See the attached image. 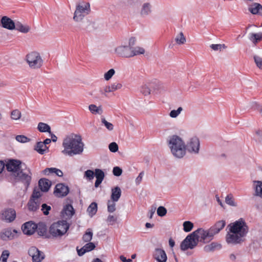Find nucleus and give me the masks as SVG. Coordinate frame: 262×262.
Instances as JSON below:
<instances>
[{
  "label": "nucleus",
  "instance_id": "39448f33",
  "mask_svg": "<svg viewBox=\"0 0 262 262\" xmlns=\"http://www.w3.org/2000/svg\"><path fill=\"white\" fill-rule=\"evenodd\" d=\"M69 228V225L66 221H58L51 225L50 233L54 237H60L64 235Z\"/></svg>",
  "mask_w": 262,
  "mask_h": 262
},
{
  "label": "nucleus",
  "instance_id": "3c124183",
  "mask_svg": "<svg viewBox=\"0 0 262 262\" xmlns=\"http://www.w3.org/2000/svg\"><path fill=\"white\" fill-rule=\"evenodd\" d=\"M83 247L84 248L86 252H88L94 250L96 246L93 243L89 242L88 243L86 244Z\"/></svg>",
  "mask_w": 262,
  "mask_h": 262
},
{
  "label": "nucleus",
  "instance_id": "8fccbe9b",
  "mask_svg": "<svg viewBox=\"0 0 262 262\" xmlns=\"http://www.w3.org/2000/svg\"><path fill=\"white\" fill-rule=\"evenodd\" d=\"M141 93L144 96L148 95L150 94L149 88L146 84L143 85L140 90Z\"/></svg>",
  "mask_w": 262,
  "mask_h": 262
},
{
  "label": "nucleus",
  "instance_id": "6e6552de",
  "mask_svg": "<svg viewBox=\"0 0 262 262\" xmlns=\"http://www.w3.org/2000/svg\"><path fill=\"white\" fill-rule=\"evenodd\" d=\"M195 232H192L188 235L181 244V249L185 251L188 249H192L198 244V238L195 236Z\"/></svg>",
  "mask_w": 262,
  "mask_h": 262
},
{
  "label": "nucleus",
  "instance_id": "e433bc0d",
  "mask_svg": "<svg viewBox=\"0 0 262 262\" xmlns=\"http://www.w3.org/2000/svg\"><path fill=\"white\" fill-rule=\"evenodd\" d=\"M93 232L91 229H87L85 233L84 234L82 237V239L84 242H90L93 237Z\"/></svg>",
  "mask_w": 262,
  "mask_h": 262
},
{
  "label": "nucleus",
  "instance_id": "680f3d73",
  "mask_svg": "<svg viewBox=\"0 0 262 262\" xmlns=\"http://www.w3.org/2000/svg\"><path fill=\"white\" fill-rule=\"evenodd\" d=\"M51 209V207L46 204H43L41 206V210L45 215L49 214V211Z\"/></svg>",
  "mask_w": 262,
  "mask_h": 262
},
{
  "label": "nucleus",
  "instance_id": "e2e57ef3",
  "mask_svg": "<svg viewBox=\"0 0 262 262\" xmlns=\"http://www.w3.org/2000/svg\"><path fill=\"white\" fill-rule=\"evenodd\" d=\"M40 196V192L39 190L34 189L32 195V198L31 199L38 200V199Z\"/></svg>",
  "mask_w": 262,
  "mask_h": 262
},
{
  "label": "nucleus",
  "instance_id": "13d9d810",
  "mask_svg": "<svg viewBox=\"0 0 262 262\" xmlns=\"http://www.w3.org/2000/svg\"><path fill=\"white\" fill-rule=\"evenodd\" d=\"M108 148L112 152H115L118 150V146L116 142H112L109 144Z\"/></svg>",
  "mask_w": 262,
  "mask_h": 262
},
{
  "label": "nucleus",
  "instance_id": "c85d7f7f",
  "mask_svg": "<svg viewBox=\"0 0 262 262\" xmlns=\"http://www.w3.org/2000/svg\"><path fill=\"white\" fill-rule=\"evenodd\" d=\"M38 130L41 133H49L51 134V127L47 123L43 122H39L37 125Z\"/></svg>",
  "mask_w": 262,
  "mask_h": 262
},
{
  "label": "nucleus",
  "instance_id": "774afa93",
  "mask_svg": "<svg viewBox=\"0 0 262 262\" xmlns=\"http://www.w3.org/2000/svg\"><path fill=\"white\" fill-rule=\"evenodd\" d=\"M255 134L257 136V139L259 141H262V130L258 129L256 130Z\"/></svg>",
  "mask_w": 262,
  "mask_h": 262
},
{
  "label": "nucleus",
  "instance_id": "2eb2a0df",
  "mask_svg": "<svg viewBox=\"0 0 262 262\" xmlns=\"http://www.w3.org/2000/svg\"><path fill=\"white\" fill-rule=\"evenodd\" d=\"M36 228V224L35 223L32 221H29L23 225L21 229L25 234L30 235L35 232Z\"/></svg>",
  "mask_w": 262,
  "mask_h": 262
},
{
  "label": "nucleus",
  "instance_id": "6ab92c4d",
  "mask_svg": "<svg viewBox=\"0 0 262 262\" xmlns=\"http://www.w3.org/2000/svg\"><path fill=\"white\" fill-rule=\"evenodd\" d=\"M253 183L254 195L262 199V181H253Z\"/></svg>",
  "mask_w": 262,
  "mask_h": 262
},
{
  "label": "nucleus",
  "instance_id": "9b49d317",
  "mask_svg": "<svg viewBox=\"0 0 262 262\" xmlns=\"http://www.w3.org/2000/svg\"><path fill=\"white\" fill-rule=\"evenodd\" d=\"M186 150L192 154H197L200 150V143L198 138L193 137L186 144Z\"/></svg>",
  "mask_w": 262,
  "mask_h": 262
},
{
  "label": "nucleus",
  "instance_id": "2f4dec72",
  "mask_svg": "<svg viewBox=\"0 0 262 262\" xmlns=\"http://www.w3.org/2000/svg\"><path fill=\"white\" fill-rule=\"evenodd\" d=\"M151 12V5L149 3H144L141 10V14L142 16H147Z\"/></svg>",
  "mask_w": 262,
  "mask_h": 262
},
{
  "label": "nucleus",
  "instance_id": "1a4fd4ad",
  "mask_svg": "<svg viewBox=\"0 0 262 262\" xmlns=\"http://www.w3.org/2000/svg\"><path fill=\"white\" fill-rule=\"evenodd\" d=\"M31 175L30 169L26 167L21 168L14 177L16 180L21 181L28 187L31 182Z\"/></svg>",
  "mask_w": 262,
  "mask_h": 262
},
{
  "label": "nucleus",
  "instance_id": "c756f323",
  "mask_svg": "<svg viewBox=\"0 0 262 262\" xmlns=\"http://www.w3.org/2000/svg\"><path fill=\"white\" fill-rule=\"evenodd\" d=\"M40 203L38 200L30 199L28 202V208L31 211H36L39 208Z\"/></svg>",
  "mask_w": 262,
  "mask_h": 262
},
{
  "label": "nucleus",
  "instance_id": "b1692460",
  "mask_svg": "<svg viewBox=\"0 0 262 262\" xmlns=\"http://www.w3.org/2000/svg\"><path fill=\"white\" fill-rule=\"evenodd\" d=\"M121 195V190L119 187L116 186L112 189L111 198L113 202H117Z\"/></svg>",
  "mask_w": 262,
  "mask_h": 262
},
{
  "label": "nucleus",
  "instance_id": "a878e982",
  "mask_svg": "<svg viewBox=\"0 0 262 262\" xmlns=\"http://www.w3.org/2000/svg\"><path fill=\"white\" fill-rule=\"evenodd\" d=\"M42 173L45 175L55 173L58 177H62L63 176L62 171L56 168H46L42 171Z\"/></svg>",
  "mask_w": 262,
  "mask_h": 262
},
{
  "label": "nucleus",
  "instance_id": "473e14b6",
  "mask_svg": "<svg viewBox=\"0 0 262 262\" xmlns=\"http://www.w3.org/2000/svg\"><path fill=\"white\" fill-rule=\"evenodd\" d=\"M249 39L254 43L262 39V33H250L249 34Z\"/></svg>",
  "mask_w": 262,
  "mask_h": 262
},
{
  "label": "nucleus",
  "instance_id": "423d86ee",
  "mask_svg": "<svg viewBox=\"0 0 262 262\" xmlns=\"http://www.w3.org/2000/svg\"><path fill=\"white\" fill-rule=\"evenodd\" d=\"M26 60L29 67L32 69L40 68L43 64V60L39 53L32 52L28 54Z\"/></svg>",
  "mask_w": 262,
  "mask_h": 262
},
{
  "label": "nucleus",
  "instance_id": "7ed1b4c3",
  "mask_svg": "<svg viewBox=\"0 0 262 262\" xmlns=\"http://www.w3.org/2000/svg\"><path fill=\"white\" fill-rule=\"evenodd\" d=\"M225 225L226 222L224 220H221L207 230L199 228L193 232H195V236L198 238V242L207 243L212 240L214 236L219 233Z\"/></svg>",
  "mask_w": 262,
  "mask_h": 262
},
{
  "label": "nucleus",
  "instance_id": "c9c22d12",
  "mask_svg": "<svg viewBox=\"0 0 262 262\" xmlns=\"http://www.w3.org/2000/svg\"><path fill=\"white\" fill-rule=\"evenodd\" d=\"M90 111L94 114H101L102 113V110L101 106L97 107L95 104H91L89 106Z\"/></svg>",
  "mask_w": 262,
  "mask_h": 262
},
{
  "label": "nucleus",
  "instance_id": "bb28decb",
  "mask_svg": "<svg viewBox=\"0 0 262 262\" xmlns=\"http://www.w3.org/2000/svg\"><path fill=\"white\" fill-rule=\"evenodd\" d=\"M14 235L10 229H7L1 233V237L4 241L11 239L13 238Z\"/></svg>",
  "mask_w": 262,
  "mask_h": 262
},
{
  "label": "nucleus",
  "instance_id": "4c0bfd02",
  "mask_svg": "<svg viewBox=\"0 0 262 262\" xmlns=\"http://www.w3.org/2000/svg\"><path fill=\"white\" fill-rule=\"evenodd\" d=\"M176 42L178 45H182L186 42V38L183 33L181 32L175 38Z\"/></svg>",
  "mask_w": 262,
  "mask_h": 262
},
{
  "label": "nucleus",
  "instance_id": "cd10ccee",
  "mask_svg": "<svg viewBox=\"0 0 262 262\" xmlns=\"http://www.w3.org/2000/svg\"><path fill=\"white\" fill-rule=\"evenodd\" d=\"M15 25V27L14 29L24 33H27L29 32L30 30V28L28 25H24L18 21Z\"/></svg>",
  "mask_w": 262,
  "mask_h": 262
},
{
  "label": "nucleus",
  "instance_id": "393cba45",
  "mask_svg": "<svg viewBox=\"0 0 262 262\" xmlns=\"http://www.w3.org/2000/svg\"><path fill=\"white\" fill-rule=\"evenodd\" d=\"M37 228L35 229V231L37 232V234L39 236L45 235L47 232V227L45 223L40 222L38 224H36Z\"/></svg>",
  "mask_w": 262,
  "mask_h": 262
},
{
  "label": "nucleus",
  "instance_id": "79ce46f5",
  "mask_svg": "<svg viewBox=\"0 0 262 262\" xmlns=\"http://www.w3.org/2000/svg\"><path fill=\"white\" fill-rule=\"evenodd\" d=\"M101 121L102 124L104 125V126L107 128L108 130L112 131L114 129L113 124L107 121L104 118H102L101 119Z\"/></svg>",
  "mask_w": 262,
  "mask_h": 262
},
{
  "label": "nucleus",
  "instance_id": "f8f14e48",
  "mask_svg": "<svg viewBox=\"0 0 262 262\" xmlns=\"http://www.w3.org/2000/svg\"><path fill=\"white\" fill-rule=\"evenodd\" d=\"M28 254L32 257L33 262H40L45 258L43 253L35 247H31L29 248Z\"/></svg>",
  "mask_w": 262,
  "mask_h": 262
},
{
  "label": "nucleus",
  "instance_id": "864d4df0",
  "mask_svg": "<svg viewBox=\"0 0 262 262\" xmlns=\"http://www.w3.org/2000/svg\"><path fill=\"white\" fill-rule=\"evenodd\" d=\"M10 255V253L8 250H4L3 251L1 258V261L2 262H7V259Z\"/></svg>",
  "mask_w": 262,
  "mask_h": 262
},
{
  "label": "nucleus",
  "instance_id": "603ef678",
  "mask_svg": "<svg viewBox=\"0 0 262 262\" xmlns=\"http://www.w3.org/2000/svg\"><path fill=\"white\" fill-rule=\"evenodd\" d=\"M17 141L20 143H26L29 141L30 139L24 135H17L15 137Z\"/></svg>",
  "mask_w": 262,
  "mask_h": 262
},
{
  "label": "nucleus",
  "instance_id": "5701e85b",
  "mask_svg": "<svg viewBox=\"0 0 262 262\" xmlns=\"http://www.w3.org/2000/svg\"><path fill=\"white\" fill-rule=\"evenodd\" d=\"M38 186L42 191L47 192L51 186V183L46 179H41L38 182Z\"/></svg>",
  "mask_w": 262,
  "mask_h": 262
},
{
  "label": "nucleus",
  "instance_id": "9d476101",
  "mask_svg": "<svg viewBox=\"0 0 262 262\" xmlns=\"http://www.w3.org/2000/svg\"><path fill=\"white\" fill-rule=\"evenodd\" d=\"M6 168L8 171L12 172L14 176L23 167L26 168V165L18 160H10L6 165Z\"/></svg>",
  "mask_w": 262,
  "mask_h": 262
},
{
  "label": "nucleus",
  "instance_id": "052dcab7",
  "mask_svg": "<svg viewBox=\"0 0 262 262\" xmlns=\"http://www.w3.org/2000/svg\"><path fill=\"white\" fill-rule=\"evenodd\" d=\"M117 221V217L113 215H109L106 222L110 225H113Z\"/></svg>",
  "mask_w": 262,
  "mask_h": 262
},
{
  "label": "nucleus",
  "instance_id": "7c9ffc66",
  "mask_svg": "<svg viewBox=\"0 0 262 262\" xmlns=\"http://www.w3.org/2000/svg\"><path fill=\"white\" fill-rule=\"evenodd\" d=\"M145 53L144 48L140 47H131L132 57L136 55L143 54Z\"/></svg>",
  "mask_w": 262,
  "mask_h": 262
},
{
  "label": "nucleus",
  "instance_id": "72a5a7b5",
  "mask_svg": "<svg viewBox=\"0 0 262 262\" xmlns=\"http://www.w3.org/2000/svg\"><path fill=\"white\" fill-rule=\"evenodd\" d=\"M97 211V203L93 202L92 203L87 209V212L89 215L92 217L95 215Z\"/></svg>",
  "mask_w": 262,
  "mask_h": 262
},
{
  "label": "nucleus",
  "instance_id": "4be33fe9",
  "mask_svg": "<svg viewBox=\"0 0 262 262\" xmlns=\"http://www.w3.org/2000/svg\"><path fill=\"white\" fill-rule=\"evenodd\" d=\"M249 11L253 14L262 15V6L258 3H254L249 7Z\"/></svg>",
  "mask_w": 262,
  "mask_h": 262
},
{
  "label": "nucleus",
  "instance_id": "a211bd4d",
  "mask_svg": "<svg viewBox=\"0 0 262 262\" xmlns=\"http://www.w3.org/2000/svg\"><path fill=\"white\" fill-rule=\"evenodd\" d=\"M2 26L8 30H13L15 29V23L9 17L5 16L2 17L1 19Z\"/></svg>",
  "mask_w": 262,
  "mask_h": 262
},
{
  "label": "nucleus",
  "instance_id": "6e6d98bb",
  "mask_svg": "<svg viewBox=\"0 0 262 262\" xmlns=\"http://www.w3.org/2000/svg\"><path fill=\"white\" fill-rule=\"evenodd\" d=\"M111 92H114L117 90L120 89L122 85L120 83H114L109 85Z\"/></svg>",
  "mask_w": 262,
  "mask_h": 262
},
{
  "label": "nucleus",
  "instance_id": "f704fd0d",
  "mask_svg": "<svg viewBox=\"0 0 262 262\" xmlns=\"http://www.w3.org/2000/svg\"><path fill=\"white\" fill-rule=\"evenodd\" d=\"M48 148L42 142H38L36 144L35 149L40 154L43 155L45 151L48 149Z\"/></svg>",
  "mask_w": 262,
  "mask_h": 262
},
{
  "label": "nucleus",
  "instance_id": "0e129e2a",
  "mask_svg": "<svg viewBox=\"0 0 262 262\" xmlns=\"http://www.w3.org/2000/svg\"><path fill=\"white\" fill-rule=\"evenodd\" d=\"M222 47L221 44H212L210 45V48L214 51L221 50Z\"/></svg>",
  "mask_w": 262,
  "mask_h": 262
},
{
  "label": "nucleus",
  "instance_id": "de8ad7c7",
  "mask_svg": "<svg viewBox=\"0 0 262 262\" xmlns=\"http://www.w3.org/2000/svg\"><path fill=\"white\" fill-rule=\"evenodd\" d=\"M99 92L102 96L106 97V94L111 92L109 85H106L102 88H100L99 90Z\"/></svg>",
  "mask_w": 262,
  "mask_h": 262
},
{
  "label": "nucleus",
  "instance_id": "ddd939ff",
  "mask_svg": "<svg viewBox=\"0 0 262 262\" xmlns=\"http://www.w3.org/2000/svg\"><path fill=\"white\" fill-rule=\"evenodd\" d=\"M69 192V188L68 186L62 184H57L54 191L55 196L58 198H62L66 196Z\"/></svg>",
  "mask_w": 262,
  "mask_h": 262
},
{
  "label": "nucleus",
  "instance_id": "ea45409f",
  "mask_svg": "<svg viewBox=\"0 0 262 262\" xmlns=\"http://www.w3.org/2000/svg\"><path fill=\"white\" fill-rule=\"evenodd\" d=\"M225 202L231 206L235 207L237 206V204L235 202L233 196L231 194H229L226 196L225 198Z\"/></svg>",
  "mask_w": 262,
  "mask_h": 262
},
{
  "label": "nucleus",
  "instance_id": "0eeeda50",
  "mask_svg": "<svg viewBox=\"0 0 262 262\" xmlns=\"http://www.w3.org/2000/svg\"><path fill=\"white\" fill-rule=\"evenodd\" d=\"M90 11V5L89 3L77 5L73 19L76 21H81L85 15L89 14Z\"/></svg>",
  "mask_w": 262,
  "mask_h": 262
},
{
  "label": "nucleus",
  "instance_id": "4468645a",
  "mask_svg": "<svg viewBox=\"0 0 262 262\" xmlns=\"http://www.w3.org/2000/svg\"><path fill=\"white\" fill-rule=\"evenodd\" d=\"M115 52L120 57L124 58L132 57L131 47L127 46H120L115 49Z\"/></svg>",
  "mask_w": 262,
  "mask_h": 262
},
{
  "label": "nucleus",
  "instance_id": "4d7b16f0",
  "mask_svg": "<svg viewBox=\"0 0 262 262\" xmlns=\"http://www.w3.org/2000/svg\"><path fill=\"white\" fill-rule=\"evenodd\" d=\"M167 213L166 209L163 206H160L157 209V214L160 216H164Z\"/></svg>",
  "mask_w": 262,
  "mask_h": 262
},
{
  "label": "nucleus",
  "instance_id": "a18cd8bd",
  "mask_svg": "<svg viewBox=\"0 0 262 262\" xmlns=\"http://www.w3.org/2000/svg\"><path fill=\"white\" fill-rule=\"evenodd\" d=\"M254 62L256 66L259 69L262 70V57L258 55H255L253 56Z\"/></svg>",
  "mask_w": 262,
  "mask_h": 262
},
{
  "label": "nucleus",
  "instance_id": "58836bf2",
  "mask_svg": "<svg viewBox=\"0 0 262 262\" xmlns=\"http://www.w3.org/2000/svg\"><path fill=\"white\" fill-rule=\"evenodd\" d=\"M183 230L186 232H190L193 227V224L190 221H185L183 223Z\"/></svg>",
  "mask_w": 262,
  "mask_h": 262
},
{
  "label": "nucleus",
  "instance_id": "37998d69",
  "mask_svg": "<svg viewBox=\"0 0 262 262\" xmlns=\"http://www.w3.org/2000/svg\"><path fill=\"white\" fill-rule=\"evenodd\" d=\"M221 248V244H217L216 243H212L210 245L205 246V248L209 251H212L214 250L216 248L220 249Z\"/></svg>",
  "mask_w": 262,
  "mask_h": 262
},
{
  "label": "nucleus",
  "instance_id": "338daca9",
  "mask_svg": "<svg viewBox=\"0 0 262 262\" xmlns=\"http://www.w3.org/2000/svg\"><path fill=\"white\" fill-rule=\"evenodd\" d=\"M136 39L135 37H132L128 40V47H133L135 45Z\"/></svg>",
  "mask_w": 262,
  "mask_h": 262
},
{
  "label": "nucleus",
  "instance_id": "aec40b11",
  "mask_svg": "<svg viewBox=\"0 0 262 262\" xmlns=\"http://www.w3.org/2000/svg\"><path fill=\"white\" fill-rule=\"evenodd\" d=\"M74 210L73 206L70 204L66 205L62 211V216L66 219L71 218L74 214Z\"/></svg>",
  "mask_w": 262,
  "mask_h": 262
},
{
  "label": "nucleus",
  "instance_id": "f3484780",
  "mask_svg": "<svg viewBox=\"0 0 262 262\" xmlns=\"http://www.w3.org/2000/svg\"><path fill=\"white\" fill-rule=\"evenodd\" d=\"M16 217L15 211L13 209H8L4 211L2 214V219L8 222H12Z\"/></svg>",
  "mask_w": 262,
  "mask_h": 262
},
{
  "label": "nucleus",
  "instance_id": "f03ea898",
  "mask_svg": "<svg viewBox=\"0 0 262 262\" xmlns=\"http://www.w3.org/2000/svg\"><path fill=\"white\" fill-rule=\"evenodd\" d=\"M62 146L63 149L61 153L66 156L72 157L80 155L83 151L84 143L79 135L71 134L63 139Z\"/></svg>",
  "mask_w": 262,
  "mask_h": 262
},
{
  "label": "nucleus",
  "instance_id": "5fc2aeb1",
  "mask_svg": "<svg viewBox=\"0 0 262 262\" xmlns=\"http://www.w3.org/2000/svg\"><path fill=\"white\" fill-rule=\"evenodd\" d=\"M84 177L89 180H92L94 177V172L92 170H87L84 172Z\"/></svg>",
  "mask_w": 262,
  "mask_h": 262
},
{
  "label": "nucleus",
  "instance_id": "c03bdc74",
  "mask_svg": "<svg viewBox=\"0 0 262 262\" xmlns=\"http://www.w3.org/2000/svg\"><path fill=\"white\" fill-rule=\"evenodd\" d=\"M21 116V112L18 110H14L11 112V117L13 120H18Z\"/></svg>",
  "mask_w": 262,
  "mask_h": 262
},
{
  "label": "nucleus",
  "instance_id": "20e7f679",
  "mask_svg": "<svg viewBox=\"0 0 262 262\" xmlns=\"http://www.w3.org/2000/svg\"><path fill=\"white\" fill-rule=\"evenodd\" d=\"M168 146L171 153L176 158L181 159L186 154V144L183 139L177 135H172L167 140Z\"/></svg>",
  "mask_w": 262,
  "mask_h": 262
},
{
  "label": "nucleus",
  "instance_id": "f257e3e1",
  "mask_svg": "<svg viewBox=\"0 0 262 262\" xmlns=\"http://www.w3.org/2000/svg\"><path fill=\"white\" fill-rule=\"evenodd\" d=\"M229 231L226 236L228 244L236 245L243 242V238L248 232L249 228L243 218H241L228 226Z\"/></svg>",
  "mask_w": 262,
  "mask_h": 262
},
{
  "label": "nucleus",
  "instance_id": "49530a36",
  "mask_svg": "<svg viewBox=\"0 0 262 262\" xmlns=\"http://www.w3.org/2000/svg\"><path fill=\"white\" fill-rule=\"evenodd\" d=\"M115 202H113V201H108L107 202V211L109 212H114L116 210V204L115 203Z\"/></svg>",
  "mask_w": 262,
  "mask_h": 262
},
{
  "label": "nucleus",
  "instance_id": "dca6fc26",
  "mask_svg": "<svg viewBox=\"0 0 262 262\" xmlns=\"http://www.w3.org/2000/svg\"><path fill=\"white\" fill-rule=\"evenodd\" d=\"M153 257L158 262H166L167 259L165 251L160 248L155 250Z\"/></svg>",
  "mask_w": 262,
  "mask_h": 262
},
{
  "label": "nucleus",
  "instance_id": "bf43d9fd",
  "mask_svg": "<svg viewBox=\"0 0 262 262\" xmlns=\"http://www.w3.org/2000/svg\"><path fill=\"white\" fill-rule=\"evenodd\" d=\"M113 173L114 176L119 177L121 175L122 170L119 167L116 166L113 168Z\"/></svg>",
  "mask_w": 262,
  "mask_h": 262
},
{
  "label": "nucleus",
  "instance_id": "69168bd1",
  "mask_svg": "<svg viewBox=\"0 0 262 262\" xmlns=\"http://www.w3.org/2000/svg\"><path fill=\"white\" fill-rule=\"evenodd\" d=\"M144 172L143 171H142L141 172L139 176L137 177V178H136V183L137 184H139L140 183V182H141L142 180V178L144 176Z\"/></svg>",
  "mask_w": 262,
  "mask_h": 262
},
{
  "label": "nucleus",
  "instance_id": "09e8293b",
  "mask_svg": "<svg viewBox=\"0 0 262 262\" xmlns=\"http://www.w3.org/2000/svg\"><path fill=\"white\" fill-rule=\"evenodd\" d=\"M115 71L113 69H111L109 70L106 73H105L104 75V78L105 80H109L112 78L113 76L115 74Z\"/></svg>",
  "mask_w": 262,
  "mask_h": 262
},
{
  "label": "nucleus",
  "instance_id": "412c9836",
  "mask_svg": "<svg viewBox=\"0 0 262 262\" xmlns=\"http://www.w3.org/2000/svg\"><path fill=\"white\" fill-rule=\"evenodd\" d=\"M95 176L96 178L95 186L98 187L104 178V173L101 169L97 168L95 170Z\"/></svg>",
  "mask_w": 262,
  "mask_h": 262
},
{
  "label": "nucleus",
  "instance_id": "a19ab883",
  "mask_svg": "<svg viewBox=\"0 0 262 262\" xmlns=\"http://www.w3.org/2000/svg\"><path fill=\"white\" fill-rule=\"evenodd\" d=\"M183 111V108L182 107H179L177 110H173L170 111L169 113V116L171 118H177L182 112Z\"/></svg>",
  "mask_w": 262,
  "mask_h": 262
}]
</instances>
